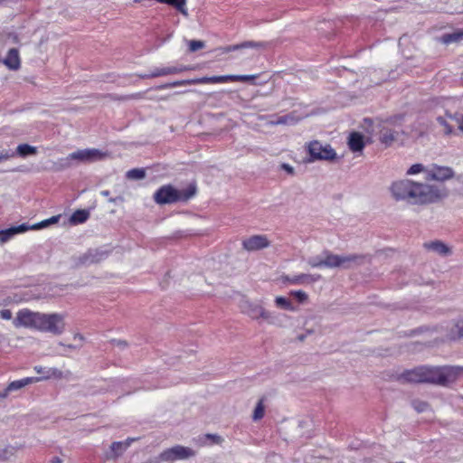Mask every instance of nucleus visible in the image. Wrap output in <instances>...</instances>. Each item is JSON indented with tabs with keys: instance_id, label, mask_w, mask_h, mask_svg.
Instances as JSON below:
<instances>
[{
	"instance_id": "nucleus-1",
	"label": "nucleus",
	"mask_w": 463,
	"mask_h": 463,
	"mask_svg": "<svg viewBox=\"0 0 463 463\" xmlns=\"http://www.w3.org/2000/svg\"><path fill=\"white\" fill-rule=\"evenodd\" d=\"M391 192L395 200L411 204L433 203L448 195L444 185H429L408 179L392 183Z\"/></svg>"
},
{
	"instance_id": "nucleus-2",
	"label": "nucleus",
	"mask_w": 463,
	"mask_h": 463,
	"mask_svg": "<svg viewBox=\"0 0 463 463\" xmlns=\"http://www.w3.org/2000/svg\"><path fill=\"white\" fill-rule=\"evenodd\" d=\"M463 373L460 366H428L421 365L411 370H405L398 379L402 383H430L447 386L458 380Z\"/></svg>"
},
{
	"instance_id": "nucleus-3",
	"label": "nucleus",
	"mask_w": 463,
	"mask_h": 463,
	"mask_svg": "<svg viewBox=\"0 0 463 463\" xmlns=\"http://www.w3.org/2000/svg\"><path fill=\"white\" fill-rule=\"evenodd\" d=\"M258 78L257 74L254 75H221L212 77H203L192 80H176L170 83L158 86L157 90L169 89L174 87H180L192 84H218L227 82H248L253 81Z\"/></svg>"
},
{
	"instance_id": "nucleus-4",
	"label": "nucleus",
	"mask_w": 463,
	"mask_h": 463,
	"mask_svg": "<svg viewBox=\"0 0 463 463\" xmlns=\"http://www.w3.org/2000/svg\"><path fill=\"white\" fill-rule=\"evenodd\" d=\"M196 194V186L190 184L186 189L177 190L171 184L161 186L154 194L158 204H170L177 202H187Z\"/></svg>"
},
{
	"instance_id": "nucleus-5",
	"label": "nucleus",
	"mask_w": 463,
	"mask_h": 463,
	"mask_svg": "<svg viewBox=\"0 0 463 463\" xmlns=\"http://www.w3.org/2000/svg\"><path fill=\"white\" fill-rule=\"evenodd\" d=\"M63 317L59 314H40L38 329L59 335L63 331Z\"/></svg>"
},
{
	"instance_id": "nucleus-6",
	"label": "nucleus",
	"mask_w": 463,
	"mask_h": 463,
	"mask_svg": "<svg viewBox=\"0 0 463 463\" xmlns=\"http://www.w3.org/2000/svg\"><path fill=\"white\" fill-rule=\"evenodd\" d=\"M41 313L32 312L28 309H21L17 312L13 324L15 327H33L38 329Z\"/></svg>"
},
{
	"instance_id": "nucleus-7",
	"label": "nucleus",
	"mask_w": 463,
	"mask_h": 463,
	"mask_svg": "<svg viewBox=\"0 0 463 463\" xmlns=\"http://www.w3.org/2000/svg\"><path fill=\"white\" fill-rule=\"evenodd\" d=\"M358 259L357 255H349V256H340L335 255L332 253H326L325 259L317 263L311 264L313 267H328V268H336V267H346L345 264L355 261Z\"/></svg>"
},
{
	"instance_id": "nucleus-8",
	"label": "nucleus",
	"mask_w": 463,
	"mask_h": 463,
	"mask_svg": "<svg viewBox=\"0 0 463 463\" xmlns=\"http://www.w3.org/2000/svg\"><path fill=\"white\" fill-rule=\"evenodd\" d=\"M308 153L313 159H335L336 154L329 146H323L319 141H312L308 144Z\"/></svg>"
},
{
	"instance_id": "nucleus-9",
	"label": "nucleus",
	"mask_w": 463,
	"mask_h": 463,
	"mask_svg": "<svg viewBox=\"0 0 463 463\" xmlns=\"http://www.w3.org/2000/svg\"><path fill=\"white\" fill-rule=\"evenodd\" d=\"M194 455L191 449L183 446H175L171 449L164 450L159 458L163 461H174L176 459L187 458Z\"/></svg>"
},
{
	"instance_id": "nucleus-10",
	"label": "nucleus",
	"mask_w": 463,
	"mask_h": 463,
	"mask_svg": "<svg viewBox=\"0 0 463 463\" xmlns=\"http://www.w3.org/2000/svg\"><path fill=\"white\" fill-rule=\"evenodd\" d=\"M269 245V240L267 235L263 234L252 235L242 241V247L247 251L260 250L268 248Z\"/></svg>"
},
{
	"instance_id": "nucleus-11",
	"label": "nucleus",
	"mask_w": 463,
	"mask_h": 463,
	"mask_svg": "<svg viewBox=\"0 0 463 463\" xmlns=\"http://www.w3.org/2000/svg\"><path fill=\"white\" fill-rule=\"evenodd\" d=\"M189 70H191V68L184 65L160 67L155 68L148 74H144L140 77L142 79L157 78L162 76L178 74Z\"/></svg>"
},
{
	"instance_id": "nucleus-12",
	"label": "nucleus",
	"mask_w": 463,
	"mask_h": 463,
	"mask_svg": "<svg viewBox=\"0 0 463 463\" xmlns=\"http://www.w3.org/2000/svg\"><path fill=\"white\" fill-rule=\"evenodd\" d=\"M106 156V154L99 149H83L73 152L70 155V158L80 161L100 160Z\"/></svg>"
},
{
	"instance_id": "nucleus-13",
	"label": "nucleus",
	"mask_w": 463,
	"mask_h": 463,
	"mask_svg": "<svg viewBox=\"0 0 463 463\" xmlns=\"http://www.w3.org/2000/svg\"><path fill=\"white\" fill-rule=\"evenodd\" d=\"M321 279V275L299 274L293 277H287L286 280L292 285H305L314 283Z\"/></svg>"
},
{
	"instance_id": "nucleus-14",
	"label": "nucleus",
	"mask_w": 463,
	"mask_h": 463,
	"mask_svg": "<svg viewBox=\"0 0 463 463\" xmlns=\"http://www.w3.org/2000/svg\"><path fill=\"white\" fill-rule=\"evenodd\" d=\"M4 64L10 70L16 71L21 66V60L19 52L16 48H12L8 51Z\"/></svg>"
},
{
	"instance_id": "nucleus-15",
	"label": "nucleus",
	"mask_w": 463,
	"mask_h": 463,
	"mask_svg": "<svg viewBox=\"0 0 463 463\" xmlns=\"http://www.w3.org/2000/svg\"><path fill=\"white\" fill-rule=\"evenodd\" d=\"M266 47V43L262 42H253V41H245L243 43L238 44L228 45L223 47L222 52H231L241 49L246 48H264Z\"/></svg>"
},
{
	"instance_id": "nucleus-16",
	"label": "nucleus",
	"mask_w": 463,
	"mask_h": 463,
	"mask_svg": "<svg viewBox=\"0 0 463 463\" xmlns=\"http://www.w3.org/2000/svg\"><path fill=\"white\" fill-rule=\"evenodd\" d=\"M430 176L434 180L444 181L453 176V171L447 166H434L430 171Z\"/></svg>"
},
{
	"instance_id": "nucleus-17",
	"label": "nucleus",
	"mask_w": 463,
	"mask_h": 463,
	"mask_svg": "<svg viewBox=\"0 0 463 463\" xmlns=\"http://www.w3.org/2000/svg\"><path fill=\"white\" fill-rule=\"evenodd\" d=\"M349 148L353 152H360L364 147V136L358 132H353L348 138Z\"/></svg>"
},
{
	"instance_id": "nucleus-18",
	"label": "nucleus",
	"mask_w": 463,
	"mask_h": 463,
	"mask_svg": "<svg viewBox=\"0 0 463 463\" xmlns=\"http://www.w3.org/2000/svg\"><path fill=\"white\" fill-rule=\"evenodd\" d=\"M43 378L41 377H25L20 380L11 382L6 387V392H12L19 390L28 384L37 383L41 381Z\"/></svg>"
},
{
	"instance_id": "nucleus-19",
	"label": "nucleus",
	"mask_w": 463,
	"mask_h": 463,
	"mask_svg": "<svg viewBox=\"0 0 463 463\" xmlns=\"http://www.w3.org/2000/svg\"><path fill=\"white\" fill-rule=\"evenodd\" d=\"M28 231V227L25 224L11 227L6 230L0 231V241L5 242L10 240L14 235Z\"/></svg>"
},
{
	"instance_id": "nucleus-20",
	"label": "nucleus",
	"mask_w": 463,
	"mask_h": 463,
	"mask_svg": "<svg viewBox=\"0 0 463 463\" xmlns=\"http://www.w3.org/2000/svg\"><path fill=\"white\" fill-rule=\"evenodd\" d=\"M424 248L428 250H432L439 255L445 256L450 253V249L441 242L440 241H434L430 242H425Z\"/></svg>"
},
{
	"instance_id": "nucleus-21",
	"label": "nucleus",
	"mask_w": 463,
	"mask_h": 463,
	"mask_svg": "<svg viewBox=\"0 0 463 463\" xmlns=\"http://www.w3.org/2000/svg\"><path fill=\"white\" fill-rule=\"evenodd\" d=\"M137 440V439L128 438L125 441H115L110 445V449L114 454V457L117 458L122 454L124 450H126L133 441Z\"/></svg>"
},
{
	"instance_id": "nucleus-22",
	"label": "nucleus",
	"mask_w": 463,
	"mask_h": 463,
	"mask_svg": "<svg viewBox=\"0 0 463 463\" xmlns=\"http://www.w3.org/2000/svg\"><path fill=\"white\" fill-rule=\"evenodd\" d=\"M396 138V133L389 128H383L380 132V141L389 146L391 145Z\"/></svg>"
},
{
	"instance_id": "nucleus-23",
	"label": "nucleus",
	"mask_w": 463,
	"mask_h": 463,
	"mask_svg": "<svg viewBox=\"0 0 463 463\" xmlns=\"http://www.w3.org/2000/svg\"><path fill=\"white\" fill-rule=\"evenodd\" d=\"M105 97L106 98H109L112 100L125 101V100H130V99H143L144 93L143 92H136V93H133V94L124 95V96L108 94Z\"/></svg>"
},
{
	"instance_id": "nucleus-24",
	"label": "nucleus",
	"mask_w": 463,
	"mask_h": 463,
	"mask_svg": "<svg viewBox=\"0 0 463 463\" xmlns=\"http://www.w3.org/2000/svg\"><path fill=\"white\" fill-rule=\"evenodd\" d=\"M463 39V31H457L451 33L443 34L441 37V42L445 44H449L451 43H457Z\"/></svg>"
},
{
	"instance_id": "nucleus-25",
	"label": "nucleus",
	"mask_w": 463,
	"mask_h": 463,
	"mask_svg": "<svg viewBox=\"0 0 463 463\" xmlns=\"http://www.w3.org/2000/svg\"><path fill=\"white\" fill-rule=\"evenodd\" d=\"M37 150L36 147L32 146L28 144H21L17 146L15 156L18 155L22 157H25L29 155H34L36 154Z\"/></svg>"
},
{
	"instance_id": "nucleus-26",
	"label": "nucleus",
	"mask_w": 463,
	"mask_h": 463,
	"mask_svg": "<svg viewBox=\"0 0 463 463\" xmlns=\"http://www.w3.org/2000/svg\"><path fill=\"white\" fill-rule=\"evenodd\" d=\"M90 217V213L87 210H76L71 215V222L74 223H83Z\"/></svg>"
},
{
	"instance_id": "nucleus-27",
	"label": "nucleus",
	"mask_w": 463,
	"mask_h": 463,
	"mask_svg": "<svg viewBox=\"0 0 463 463\" xmlns=\"http://www.w3.org/2000/svg\"><path fill=\"white\" fill-rule=\"evenodd\" d=\"M264 401H265V399L262 397L261 399H260L259 402L257 403V405L254 409V411H253V415H252V418L254 420H261L264 417V412H265Z\"/></svg>"
},
{
	"instance_id": "nucleus-28",
	"label": "nucleus",
	"mask_w": 463,
	"mask_h": 463,
	"mask_svg": "<svg viewBox=\"0 0 463 463\" xmlns=\"http://www.w3.org/2000/svg\"><path fill=\"white\" fill-rule=\"evenodd\" d=\"M146 172L143 168H133L127 172L126 176L128 179L139 180L143 179Z\"/></svg>"
},
{
	"instance_id": "nucleus-29",
	"label": "nucleus",
	"mask_w": 463,
	"mask_h": 463,
	"mask_svg": "<svg viewBox=\"0 0 463 463\" xmlns=\"http://www.w3.org/2000/svg\"><path fill=\"white\" fill-rule=\"evenodd\" d=\"M275 302L278 307L285 309V310H290L293 311L295 308L292 305V303L284 297H277L275 299Z\"/></svg>"
},
{
	"instance_id": "nucleus-30",
	"label": "nucleus",
	"mask_w": 463,
	"mask_h": 463,
	"mask_svg": "<svg viewBox=\"0 0 463 463\" xmlns=\"http://www.w3.org/2000/svg\"><path fill=\"white\" fill-rule=\"evenodd\" d=\"M463 337V322H458L454 328L451 330V338L452 339H459Z\"/></svg>"
},
{
	"instance_id": "nucleus-31",
	"label": "nucleus",
	"mask_w": 463,
	"mask_h": 463,
	"mask_svg": "<svg viewBox=\"0 0 463 463\" xmlns=\"http://www.w3.org/2000/svg\"><path fill=\"white\" fill-rule=\"evenodd\" d=\"M439 123L443 128V133L446 136L455 134L453 128L442 118H438Z\"/></svg>"
},
{
	"instance_id": "nucleus-32",
	"label": "nucleus",
	"mask_w": 463,
	"mask_h": 463,
	"mask_svg": "<svg viewBox=\"0 0 463 463\" xmlns=\"http://www.w3.org/2000/svg\"><path fill=\"white\" fill-rule=\"evenodd\" d=\"M412 406L418 412L425 411L430 407L428 402L420 400L413 401Z\"/></svg>"
},
{
	"instance_id": "nucleus-33",
	"label": "nucleus",
	"mask_w": 463,
	"mask_h": 463,
	"mask_svg": "<svg viewBox=\"0 0 463 463\" xmlns=\"http://www.w3.org/2000/svg\"><path fill=\"white\" fill-rule=\"evenodd\" d=\"M189 51L194 52L204 47V43L203 41L192 40L189 42Z\"/></svg>"
},
{
	"instance_id": "nucleus-34",
	"label": "nucleus",
	"mask_w": 463,
	"mask_h": 463,
	"mask_svg": "<svg viewBox=\"0 0 463 463\" xmlns=\"http://www.w3.org/2000/svg\"><path fill=\"white\" fill-rule=\"evenodd\" d=\"M251 317L253 318H258V317L267 318L268 317V314H267V312L265 311V309L262 307L256 306L255 308L252 310Z\"/></svg>"
},
{
	"instance_id": "nucleus-35",
	"label": "nucleus",
	"mask_w": 463,
	"mask_h": 463,
	"mask_svg": "<svg viewBox=\"0 0 463 463\" xmlns=\"http://www.w3.org/2000/svg\"><path fill=\"white\" fill-rule=\"evenodd\" d=\"M14 156L15 153L12 149H4L0 151V162L9 160Z\"/></svg>"
},
{
	"instance_id": "nucleus-36",
	"label": "nucleus",
	"mask_w": 463,
	"mask_h": 463,
	"mask_svg": "<svg viewBox=\"0 0 463 463\" xmlns=\"http://www.w3.org/2000/svg\"><path fill=\"white\" fill-rule=\"evenodd\" d=\"M290 295L295 297L299 303H303L307 300V294L302 290H294L290 292Z\"/></svg>"
},
{
	"instance_id": "nucleus-37",
	"label": "nucleus",
	"mask_w": 463,
	"mask_h": 463,
	"mask_svg": "<svg viewBox=\"0 0 463 463\" xmlns=\"http://www.w3.org/2000/svg\"><path fill=\"white\" fill-rule=\"evenodd\" d=\"M423 169H424V167L421 164H414L407 170V175H417V174H420V172H422Z\"/></svg>"
},
{
	"instance_id": "nucleus-38",
	"label": "nucleus",
	"mask_w": 463,
	"mask_h": 463,
	"mask_svg": "<svg viewBox=\"0 0 463 463\" xmlns=\"http://www.w3.org/2000/svg\"><path fill=\"white\" fill-rule=\"evenodd\" d=\"M293 120V117L291 115H286L279 117L275 121H273V124L276 125H286L290 123Z\"/></svg>"
},
{
	"instance_id": "nucleus-39",
	"label": "nucleus",
	"mask_w": 463,
	"mask_h": 463,
	"mask_svg": "<svg viewBox=\"0 0 463 463\" xmlns=\"http://www.w3.org/2000/svg\"><path fill=\"white\" fill-rule=\"evenodd\" d=\"M50 223V221L49 219L47 220H44V221H42L41 222H38L34 225L32 226V229L33 230H38V229H42V228H45L47 227Z\"/></svg>"
},
{
	"instance_id": "nucleus-40",
	"label": "nucleus",
	"mask_w": 463,
	"mask_h": 463,
	"mask_svg": "<svg viewBox=\"0 0 463 463\" xmlns=\"http://www.w3.org/2000/svg\"><path fill=\"white\" fill-rule=\"evenodd\" d=\"M0 317L5 320L12 318V312L9 309H3L0 311Z\"/></svg>"
},
{
	"instance_id": "nucleus-41",
	"label": "nucleus",
	"mask_w": 463,
	"mask_h": 463,
	"mask_svg": "<svg viewBox=\"0 0 463 463\" xmlns=\"http://www.w3.org/2000/svg\"><path fill=\"white\" fill-rule=\"evenodd\" d=\"M280 168L285 170L288 175H294V173H295L294 168L290 165L286 164V163L281 164Z\"/></svg>"
},
{
	"instance_id": "nucleus-42",
	"label": "nucleus",
	"mask_w": 463,
	"mask_h": 463,
	"mask_svg": "<svg viewBox=\"0 0 463 463\" xmlns=\"http://www.w3.org/2000/svg\"><path fill=\"white\" fill-rule=\"evenodd\" d=\"M206 438L211 439L213 443H221L222 439L218 435L207 434Z\"/></svg>"
},
{
	"instance_id": "nucleus-43",
	"label": "nucleus",
	"mask_w": 463,
	"mask_h": 463,
	"mask_svg": "<svg viewBox=\"0 0 463 463\" xmlns=\"http://www.w3.org/2000/svg\"><path fill=\"white\" fill-rule=\"evenodd\" d=\"M58 220H59V216H52V217L49 218L50 223H55L58 222Z\"/></svg>"
},
{
	"instance_id": "nucleus-44",
	"label": "nucleus",
	"mask_w": 463,
	"mask_h": 463,
	"mask_svg": "<svg viewBox=\"0 0 463 463\" xmlns=\"http://www.w3.org/2000/svg\"><path fill=\"white\" fill-rule=\"evenodd\" d=\"M34 370H35L38 373H43V369L42 367L35 366V367H34Z\"/></svg>"
},
{
	"instance_id": "nucleus-45",
	"label": "nucleus",
	"mask_w": 463,
	"mask_h": 463,
	"mask_svg": "<svg viewBox=\"0 0 463 463\" xmlns=\"http://www.w3.org/2000/svg\"><path fill=\"white\" fill-rule=\"evenodd\" d=\"M52 463H61V459L59 458L58 457H55L52 460Z\"/></svg>"
},
{
	"instance_id": "nucleus-46",
	"label": "nucleus",
	"mask_w": 463,
	"mask_h": 463,
	"mask_svg": "<svg viewBox=\"0 0 463 463\" xmlns=\"http://www.w3.org/2000/svg\"><path fill=\"white\" fill-rule=\"evenodd\" d=\"M9 392H6V390L5 391V392L3 393H0V398H5L7 396Z\"/></svg>"
},
{
	"instance_id": "nucleus-47",
	"label": "nucleus",
	"mask_w": 463,
	"mask_h": 463,
	"mask_svg": "<svg viewBox=\"0 0 463 463\" xmlns=\"http://www.w3.org/2000/svg\"><path fill=\"white\" fill-rule=\"evenodd\" d=\"M118 345H126V342L117 341Z\"/></svg>"
},
{
	"instance_id": "nucleus-48",
	"label": "nucleus",
	"mask_w": 463,
	"mask_h": 463,
	"mask_svg": "<svg viewBox=\"0 0 463 463\" xmlns=\"http://www.w3.org/2000/svg\"><path fill=\"white\" fill-rule=\"evenodd\" d=\"M50 376H51V375H50V374H48V375H46V376H44V377H43V379H48Z\"/></svg>"
}]
</instances>
